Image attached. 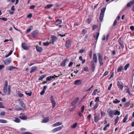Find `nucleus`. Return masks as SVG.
I'll use <instances>...</instances> for the list:
<instances>
[{"label": "nucleus", "instance_id": "nucleus-1", "mask_svg": "<svg viewBox=\"0 0 134 134\" xmlns=\"http://www.w3.org/2000/svg\"><path fill=\"white\" fill-rule=\"evenodd\" d=\"M105 9V8H104L101 10V12L99 18V19L101 22H102L103 20Z\"/></svg>", "mask_w": 134, "mask_h": 134}, {"label": "nucleus", "instance_id": "nucleus-2", "mask_svg": "<svg viewBox=\"0 0 134 134\" xmlns=\"http://www.w3.org/2000/svg\"><path fill=\"white\" fill-rule=\"evenodd\" d=\"M97 55L98 58L99 62L101 66L103 64V63L102 62V57L101 54L100 53H97Z\"/></svg>", "mask_w": 134, "mask_h": 134}, {"label": "nucleus", "instance_id": "nucleus-3", "mask_svg": "<svg viewBox=\"0 0 134 134\" xmlns=\"http://www.w3.org/2000/svg\"><path fill=\"white\" fill-rule=\"evenodd\" d=\"M117 85L118 87L120 88L121 90L123 89L124 85L122 82L121 81H118L117 83Z\"/></svg>", "mask_w": 134, "mask_h": 134}, {"label": "nucleus", "instance_id": "nucleus-4", "mask_svg": "<svg viewBox=\"0 0 134 134\" xmlns=\"http://www.w3.org/2000/svg\"><path fill=\"white\" fill-rule=\"evenodd\" d=\"M82 84V81L80 80H75L74 84L76 85H80Z\"/></svg>", "mask_w": 134, "mask_h": 134}, {"label": "nucleus", "instance_id": "nucleus-5", "mask_svg": "<svg viewBox=\"0 0 134 134\" xmlns=\"http://www.w3.org/2000/svg\"><path fill=\"white\" fill-rule=\"evenodd\" d=\"M11 61L10 59L8 58L3 61V63L6 65H7L9 64Z\"/></svg>", "mask_w": 134, "mask_h": 134}, {"label": "nucleus", "instance_id": "nucleus-6", "mask_svg": "<svg viewBox=\"0 0 134 134\" xmlns=\"http://www.w3.org/2000/svg\"><path fill=\"white\" fill-rule=\"evenodd\" d=\"M22 46L23 48L25 50H28L30 48L29 46H27L26 44L23 43L22 44Z\"/></svg>", "mask_w": 134, "mask_h": 134}, {"label": "nucleus", "instance_id": "nucleus-7", "mask_svg": "<svg viewBox=\"0 0 134 134\" xmlns=\"http://www.w3.org/2000/svg\"><path fill=\"white\" fill-rule=\"evenodd\" d=\"M79 98H76L71 103V104L72 106H75Z\"/></svg>", "mask_w": 134, "mask_h": 134}, {"label": "nucleus", "instance_id": "nucleus-8", "mask_svg": "<svg viewBox=\"0 0 134 134\" xmlns=\"http://www.w3.org/2000/svg\"><path fill=\"white\" fill-rule=\"evenodd\" d=\"M121 38H120L118 40V42L119 44L121 46L122 48L123 49L124 47V46L123 44V41L121 40Z\"/></svg>", "mask_w": 134, "mask_h": 134}, {"label": "nucleus", "instance_id": "nucleus-9", "mask_svg": "<svg viewBox=\"0 0 134 134\" xmlns=\"http://www.w3.org/2000/svg\"><path fill=\"white\" fill-rule=\"evenodd\" d=\"M54 78L55 77L54 76H50L46 78V80L47 81H50L52 80L53 79H54Z\"/></svg>", "mask_w": 134, "mask_h": 134}, {"label": "nucleus", "instance_id": "nucleus-10", "mask_svg": "<svg viewBox=\"0 0 134 134\" xmlns=\"http://www.w3.org/2000/svg\"><path fill=\"white\" fill-rule=\"evenodd\" d=\"M62 128V127L60 126H59V127H57L56 128H55L54 129H53L52 131L54 133L55 132L57 131H59V130H61Z\"/></svg>", "mask_w": 134, "mask_h": 134}, {"label": "nucleus", "instance_id": "nucleus-11", "mask_svg": "<svg viewBox=\"0 0 134 134\" xmlns=\"http://www.w3.org/2000/svg\"><path fill=\"white\" fill-rule=\"evenodd\" d=\"M71 42L70 40H68L65 43L66 47L68 48L71 47Z\"/></svg>", "mask_w": 134, "mask_h": 134}, {"label": "nucleus", "instance_id": "nucleus-12", "mask_svg": "<svg viewBox=\"0 0 134 134\" xmlns=\"http://www.w3.org/2000/svg\"><path fill=\"white\" fill-rule=\"evenodd\" d=\"M109 114L110 116H113L114 115H115L114 110H110L109 112Z\"/></svg>", "mask_w": 134, "mask_h": 134}, {"label": "nucleus", "instance_id": "nucleus-13", "mask_svg": "<svg viewBox=\"0 0 134 134\" xmlns=\"http://www.w3.org/2000/svg\"><path fill=\"white\" fill-rule=\"evenodd\" d=\"M62 23V20L58 19L56 20V21L55 23V25L57 26L59 24H61Z\"/></svg>", "mask_w": 134, "mask_h": 134}, {"label": "nucleus", "instance_id": "nucleus-14", "mask_svg": "<svg viewBox=\"0 0 134 134\" xmlns=\"http://www.w3.org/2000/svg\"><path fill=\"white\" fill-rule=\"evenodd\" d=\"M134 3V0H132L130 1L128 3L127 5V7H130L131 6L132 4Z\"/></svg>", "mask_w": 134, "mask_h": 134}, {"label": "nucleus", "instance_id": "nucleus-15", "mask_svg": "<svg viewBox=\"0 0 134 134\" xmlns=\"http://www.w3.org/2000/svg\"><path fill=\"white\" fill-rule=\"evenodd\" d=\"M57 40V38L54 36H52V43L53 44L54 42L56 41Z\"/></svg>", "mask_w": 134, "mask_h": 134}, {"label": "nucleus", "instance_id": "nucleus-16", "mask_svg": "<svg viewBox=\"0 0 134 134\" xmlns=\"http://www.w3.org/2000/svg\"><path fill=\"white\" fill-rule=\"evenodd\" d=\"M93 59L95 62L96 63H97V62L98 60L97 55L96 54L94 53L93 54Z\"/></svg>", "mask_w": 134, "mask_h": 134}, {"label": "nucleus", "instance_id": "nucleus-17", "mask_svg": "<svg viewBox=\"0 0 134 134\" xmlns=\"http://www.w3.org/2000/svg\"><path fill=\"white\" fill-rule=\"evenodd\" d=\"M99 35V33L98 32H97L93 35V36L95 38V39L96 40V41L98 39V38Z\"/></svg>", "mask_w": 134, "mask_h": 134}, {"label": "nucleus", "instance_id": "nucleus-18", "mask_svg": "<svg viewBox=\"0 0 134 134\" xmlns=\"http://www.w3.org/2000/svg\"><path fill=\"white\" fill-rule=\"evenodd\" d=\"M62 124V123L61 122H57L55 124H53L52 125V126L53 127H54L55 126H58L60 125H61Z\"/></svg>", "mask_w": 134, "mask_h": 134}, {"label": "nucleus", "instance_id": "nucleus-19", "mask_svg": "<svg viewBox=\"0 0 134 134\" xmlns=\"http://www.w3.org/2000/svg\"><path fill=\"white\" fill-rule=\"evenodd\" d=\"M67 60V59H66L63 61L60 64V65L63 67L65 66H66L65 62Z\"/></svg>", "mask_w": 134, "mask_h": 134}, {"label": "nucleus", "instance_id": "nucleus-20", "mask_svg": "<svg viewBox=\"0 0 134 134\" xmlns=\"http://www.w3.org/2000/svg\"><path fill=\"white\" fill-rule=\"evenodd\" d=\"M20 105L22 107L24 108H26V105L23 101H21L20 102Z\"/></svg>", "mask_w": 134, "mask_h": 134}, {"label": "nucleus", "instance_id": "nucleus-21", "mask_svg": "<svg viewBox=\"0 0 134 134\" xmlns=\"http://www.w3.org/2000/svg\"><path fill=\"white\" fill-rule=\"evenodd\" d=\"M15 109L18 111H21L23 110V109L21 108L18 105H16L15 107Z\"/></svg>", "mask_w": 134, "mask_h": 134}, {"label": "nucleus", "instance_id": "nucleus-22", "mask_svg": "<svg viewBox=\"0 0 134 134\" xmlns=\"http://www.w3.org/2000/svg\"><path fill=\"white\" fill-rule=\"evenodd\" d=\"M36 48L37 51L39 52H41L43 50L42 48L38 46L36 47Z\"/></svg>", "mask_w": 134, "mask_h": 134}, {"label": "nucleus", "instance_id": "nucleus-23", "mask_svg": "<svg viewBox=\"0 0 134 134\" xmlns=\"http://www.w3.org/2000/svg\"><path fill=\"white\" fill-rule=\"evenodd\" d=\"M16 68L13 66H9L7 67V69L8 70H11L14 69H16Z\"/></svg>", "mask_w": 134, "mask_h": 134}, {"label": "nucleus", "instance_id": "nucleus-24", "mask_svg": "<svg viewBox=\"0 0 134 134\" xmlns=\"http://www.w3.org/2000/svg\"><path fill=\"white\" fill-rule=\"evenodd\" d=\"M130 104V101H129L125 103L124 105L125 107H128Z\"/></svg>", "mask_w": 134, "mask_h": 134}, {"label": "nucleus", "instance_id": "nucleus-25", "mask_svg": "<svg viewBox=\"0 0 134 134\" xmlns=\"http://www.w3.org/2000/svg\"><path fill=\"white\" fill-rule=\"evenodd\" d=\"M77 124V122L74 123L73 124L70 126V127L71 129H75L76 127Z\"/></svg>", "mask_w": 134, "mask_h": 134}, {"label": "nucleus", "instance_id": "nucleus-26", "mask_svg": "<svg viewBox=\"0 0 134 134\" xmlns=\"http://www.w3.org/2000/svg\"><path fill=\"white\" fill-rule=\"evenodd\" d=\"M49 121V119L48 118H44L43 119L42 121V123H46L48 122Z\"/></svg>", "mask_w": 134, "mask_h": 134}, {"label": "nucleus", "instance_id": "nucleus-27", "mask_svg": "<svg viewBox=\"0 0 134 134\" xmlns=\"http://www.w3.org/2000/svg\"><path fill=\"white\" fill-rule=\"evenodd\" d=\"M123 67L121 65L118 68L117 71L118 72H121L122 70Z\"/></svg>", "mask_w": 134, "mask_h": 134}, {"label": "nucleus", "instance_id": "nucleus-28", "mask_svg": "<svg viewBox=\"0 0 134 134\" xmlns=\"http://www.w3.org/2000/svg\"><path fill=\"white\" fill-rule=\"evenodd\" d=\"M115 112V115H119L120 114V112L118 110H114Z\"/></svg>", "mask_w": 134, "mask_h": 134}, {"label": "nucleus", "instance_id": "nucleus-29", "mask_svg": "<svg viewBox=\"0 0 134 134\" xmlns=\"http://www.w3.org/2000/svg\"><path fill=\"white\" fill-rule=\"evenodd\" d=\"M46 75H43L41 76L38 79V80H42L46 76Z\"/></svg>", "mask_w": 134, "mask_h": 134}, {"label": "nucleus", "instance_id": "nucleus-30", "mask_svg": "<svg viewBox=\"0 0 134 134\" xmlns=\"http://www.w3.org/2000/svg\"><path fill=\"white\" fill-rule=\"evenodd\" d=\"M13 121L16 123H19L20 122V120L18 118H15V119L13 120Z\"/></svg>", "mask_w": 134, "mask_h": 134}, {"label": "nucleus", "instance_id": "nucleus-31", "mask_svg": "<svg viewBox=\"0 0 134 134\" xmlns=\"http://www.w3.org/2000/svg\"><path fill=\"white\" fill-rule=\"evenodd\" d=\"M109 126L110 124H109L106 125L105 127L103 129V130L105 131L107 130L108 129L107 128L109 127Z\"/></svg>", "mask_w": 134, "mask_h": 134}, {"label": "nucleus", "instance_id": "nucleus-32", "mask_svg": "<svg viewBox=\"0 0 134 134\" xmlns=\"http://www.w3.org/2000/svg\"><path fill=\"white\" fill-rule=\"evenodd\" d=\"M120 102V100H118L117 99H116L113 101V103L114 104H117L119 103Z\"/></svg>", "mask_w": 134, "mask_h": 134}, {"label": "nucleus", "instance_id": "nucleus-33", "mask_svg": "<svg viewBox=\"0 0 134 134\" xmlns=\"http://www.w3.org/2000/svg\"><path fill=\"white\" fill-rule=\"evenodd\" d=\"M53 6L52 4H49L47 5L45 7L46 9H49Z\"/></svg>", "mask_w": 134, "mask_h": 134}, {"label": "nucleus", "instance_id": "nucleus-34", "mask_svg": "<svg viewBox=\"0 0 134 134\" xmlns=\"http://www.w3.org/2000/svg\"><path fill=\"white\" fill-rule=\"evenodd\" d=\"M98 104L97 103H96L95 105H94V107L92 108V109L93 110L96 109L98 107Z\"/></svg>", "mask_w": 134, "mask_h": 134}, {"label": "nucleus", "instance_id": "nucleus-35", "mask_svg": "<svg viewBox=\"0 0 134 134\" xmlns=\"http://www.w3.org/2000/svg\"><path fill=\"white\" fill-rule=\"evenodd\" d=\"M10 86H9L8 90H7V92L6 93H5L6 94H8V95H9L10 94Z\"/></svg>", "mask_w": 134, "mask_h": 134}, {"label": "nucleus", "instance_id": "nucleus-36", "mask_svg": "<svg viewBox=\"0 0 134 134\" xmlns=\"http://www.w3.org/2000/svg\"><path fill=\"white\" fill-rule=\"evenodd\" d=\"M130 66V64L129 63H128L125 65L124 66V70H126L127 68H128Z\"/></svg>", "mask_w": 134, "mask_h": 134}, {"label": "nucleus", "instance_id": "nucleus-37", "mask_svg": "<svg viewBox=\"0 0 134 134\" xmlns=\"http://www.w3.org/2000/svg\"><path fill=\"white\" fill-rule=\"evenodd\" d=\"M7 122V121L3 119H0V123H6Z\"/></svg>", "mask_w": 134, "mask_h": 134}, {"label": "nucleus", "instance_id": "nucleus-38", "mask_svg": "<svg viewBox=\"0 0 134 134\" xmlns=\"http://www.w3.org/2000/svg\"><path fill=\"white\" fill-rule=\"evenodd\" d=\"M53 108H54L56 104L54 100L51 101Z\"/></svg>", "mask_w": 134, "mask_h": 134}, {"label": "nucleus", "instance_id": "nucleus-39", "mask_svg": "<svg viewBox=\"0 0 134 134\" xmlns=\"http://www.w3.org/2000/svg\"><path fill=\"white\" fill-rule=\"evenodd\" d=\"M7 90V87H4L3 89V92L4 93H6Z\"/></svg>", "mask_w": 134, "mask_h": 134}, {"label": "nucleus", "instance_id": "nucleus-40", "mask_svg": "<svg viewBox=\"0 0 134 134\" xmlns=\"http://www.w3.org/2000/svg\"><path fill=\"white\" fill-rule=\"evenodd\" d=\"M13 51H10L8 53V54L7 55H6L5 56V57L7 58L8 57V56H9V55H10L12 53Z\"/></svg>", "mask_w": 134, "mask_h": 134}, {"label": "nucleus", "instance_id": "nucleus-41", "mask_svg": "<svg viewBox=\"0 0 134 134\" xmlns=\"http://www.w3.org/2000/svg\"><path fill=\"white\" fill-rule=\"evenodd\" d=\"M49 43L48 42H44L43 43V45L45 46H48L49 45Z\"/></svg>", "mask_w": 134, "mask_h": 134}, {"label": "nucleus", "instance_id": "nucleus-42", "mask_svg": "<svg viewBox=\"0 0 134 134\" xmlns=\"http://www.w3.org/2000/svg\"><path fill=\"white\" fill-rule=\"evenodd\" d=\"M83 70L86 72H88V67H85L83 68Z\"/></svg>", "mask_w": 134, "mask_h": 134}, {"label": "nucleus", "instance_id": "nucleus-43", "mask_svg": "<svg viewBox=\"0 0 134 134\" xmlns=\"http://www.w3.org/2000/svg\"><path fill=\"white\" fill-rule=\"evenodd\" d=\"M18 94L19 96L20 97H23L24 96V95L23 94L20 93V92H18Z\"/></svg>", "mask_w": 134, "mask_h": 134}, {"label": "nucleus", "instance_id": "nucleus-44", "mask_svg": "<svg viewBox=\"0 0 134 134\" xmlns=\"http://www.w3.org/2000/svg\"><path fill=\"white\" fill-rule=\"evenodd\" d=\"M91 21V19H88L86 20V23H88V24H90Z\"/></svg>", "mask_w": 134, "mask_h": 134}, {"label": "nucleus", "instance_id": "nucleus-45", "mask_svg": "<svg viewBox=\"0 0 134 134\" xmlns=\"http://www.w3.org/2000/svg\"><path fill=\"white\" fill-rule=\"evenodd\" d=\"M91 65L92 67L95 66V64L93 61H92L91 62Z\"/></svg>", "mask_w": 134, "mask_h": 134}, {"label": "nucleus", "instance_id": "nucleus-46", "mask_svg": "<svg viewBox=\"0 0 134 134\" xmlns=\"http://www.w3.org/2000/svg\"><path fill=\"white\" fill-rule=\"evenodd\" d=\"M25 93L26 94L28 95L29 96H31V94H32L31 92H30L29 93H27V92H25Z\"/></svg>", "mask_w": 134, "mask_h": 134}, {"label": "nucleus", "instance_id": "nucleus-47", "mask_svg": "<svg viewBox=\"0 0 134 134\" xmlns=\"http://www.w3.org/2000/svg\"><path fill=\"white\" fill-rule=\"evenodd\" d=\"M119 120V118H117L115 120V124L116 125Z\"/></svg>", "mask_w": 134, "mask_h": 134}, {"label": "nucleus", "instance_id": "nucleus-48", "mask_svg": "<svg viewBox=\"0 0 134 134\" xmlns=\"http://www.w3.org/2000/svg\"><path fill=\"white\" fill-rule=\"evenodd\" d=\"M98 27V26L97 25H94L93 26V29L94 30Z\"/></svg>", "mask_w": 134, "mask_h": 134}, {"label": "nucleus", "instance_id": "nucleus-49", "mask_svg": "<svg viewBox=\"0 0 134 134\" xmlns=\"http://www.w3.org/2000/svg\"><path fill=\"white\" fill-rule=\"evenodd\" d=\"M8 85V82L7 81H5L4 85V87H7Z\"/></svg>", "mask_w": 134, "mask_h": 134}, {"label": "nucleus", "instance_id": "nucleus-50", "mask_svg": "<svg viewBox=\"0 0 134 134\" xmlns=\"http://www.w3.org/2000/svg\"><path fill=\"white\" fill-rule=\"evenodd\" d=\"M0 19L2 20L5 21H6L7 20V18H0Z\"/></svg>", "mask_w": 134, "mask_h": 134}, {"label": "nucleus", "instance_id": "nucleus-51", "mask_svg": "<svg viewBox=\"0 0 134 134\" xmlns=\"http://www.w3.org/2000/svg\"><path fill=\"white\" fill-rule=\"evenodd\" d=\"M108 72H109L108 71H106L103 74V76H105L107 75L108 74Z\"/></svg>", "mask_w": 134, "mask_h": 134}, {"label": "nucleus", "instance_id": "nucleus-52", "mask_svg": "<svg viewBox=\"0 0 134 134\" xmlns=\"http://www.w3.org/2000/svg\"><path fill=\"white\" fill-rule=\"evenodd\" d=\"M0 108H4V107L2 104V102H0Z\"/></svg>", "mask_w": 134, "mask_h": 134}, {"label": "nucleus", "instance_id": "nucleus-53", "mask_svg": "<svg viewBox=\"0 0 134 134\" xmlns=\"http://www.w3.org/2000/svg\"><path fill=\"white\" fill-rule=\"evenodd\" d=\"M73 64V63L72 62H70L69 63V65L68 66L70 67Z\"/></svg>", "mask_w": 134, "mask_h": 134}, {"label": "nucleus", "instance_id": "nucleus-54", "mask_svg": "<svg viewBox=\"0 0 134 134\" xmlns=\"http://www.w3.org/2000/svg\"><path fill=\"white\" fill-rule=\"evenodd\" d=\"M32 14L30 13L27 16L28 18H30L32 16Z\"/></svg>", "mask_w": 134, "mask_h": 134}, {"label": "nucleus", "instance_id": "nucleus-55", "mask_svg": "<svg viewBox=\"0 0 134 134\" xmlns=\"http://www.w3.org/2000/svg\"><path fill=\"white\" fill-rule=\"evenodd\" d=\"M82 33L84 35H85L86 33V31L85 29H83L82 30Z\"/></svg>", "mask_w": 134, "mask_h": 134}, {"label": "nucleus", "instance_id": "nucleus-56", "mask_svg": "<svg viewBox=\"0 0 134 134\" xmlns=\"http://www.w3.org/2000/svg\"><path fill=\"white\" fill-rule=\"evenodd\" d=\"M85 109V107L84 105L82 106L81 107V111L82 112H83Z\"/></svg>", "mask_w": 134, "mask_h": 134}, {"label": "nucleus", "instance_id": "nucleus-57", "mask_svg": "<svg viewBox=\"0 0 134 134\" xmlns=\"http://www.w3.org/2000/svg\"><path fill=\"white\" fill-rule=\"evenodd\" d=\"M121 100L122 102H124L126 101V99L125 98H124L122 99Z\"/></svg>", "mask_w": 134, "mask_h": 134}, {"label": "nucleus", "instance_id": "nucleus-58", "mask_svg": "<svg viewBox=\"0 0 134 134\" xmlns=\"http://www.w3.org/2000/svg\"><path fill=\"white\" fill-rule=\"evenodd\" d=\"M4 65H0V70H1L2 69L4 68Z\"/></svg>", "mask_w": 134, "mask_h": 134}, {"label": "nucleus", "instance_id": "nucleus-59", "mask_svg": "<svg viewBox=\"0 0 134 134\" xmlns=\"http://www.w3.org/2000/svg\"><path fill=\"white\" fill-rule=\"evenodd\" d=\"M85 49H82L79 51V53H82L84 52L85 51Z\"/></svg>", "mask_w": 134, "mask_h": 134}, {"label": "nucleus", "instance_id": "nucleus-60", "mask_svg": "<svg viewBox=\"0 0 134 134\" xmlns=\"http://www.w3.org/2000/svg\"><path fill=\"white\" fill-rule=\"evenodd\" d=\"M112 85V84L111 83H110L109 87H108V90H110L111 87Z\"/></svg>", "mask_w": 134, "mask_h": 134}, {"label": "nucleus", "instance_id": "nucleus-61", "mask_svg": "<svg viewBox=\"0 0 134 134\" xmlns=\"http://www.w3.org/2000/svg\"><path fill=\"white\" fill-rule=\"evenodd\" d=\"M47 87V86H44L43 87V90L45 91L46 90Z\"/></svg>", "mask_w": 134, "mask_h": 134}, {"label": "nucleus", "instance_id": "nucleus-62", "mask_svg": "<svg viewBox=\"0 0 134 134\" xmlns=\"http://www.w3.org/2000/svg\"><path fill=\"white\" fill-rule=\"evenodd\" d=\"M5 112L4 111H2L0 113V115L2 116H3L4 115Z\"/></svg>", "mask_w": 134, "mask_h": 134}, {"label": "nucleus", "instance_id": "nucleus-63", "mask_svg": "<svg viewBox=\"0 0 134 134\" xmlns=\"http://www.w3.org/2000/svg\"><path fill=\"white\" fill-rule=\"evenodd\" d=\"M130 29L132 30L133 31L134 30V26H131L130 27Z\"/></svg>", "mask_w": 134, "mask_h": 134}, {"label": "nucleus", "instance_id": "nucleus-64", "mask_svg": "<svg viewBox=\"0 0 134 134\" xmlns=\"http://www.w3.org/2000/svg\"><path fill=\"white\" fill-rule=\"evenodd\" d=\"M23 134H32L29 132H25L23 133Z\"/></svg>", "mask_w": 134, "mask_h": 134}]
</instances>
